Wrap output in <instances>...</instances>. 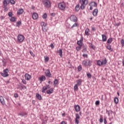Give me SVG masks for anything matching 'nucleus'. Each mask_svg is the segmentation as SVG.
Returning a JSON list of instances; mask_svg holds the SVG:
<instances>
[{"label": "nucleus", "mask_w": 124, "mask_h": 124, "mask_svg": "<svg viewBox=\"0 0 124 124\" xmlns=\"http://www.w3.org/2000/svg\"><path fill=\"white\" fill-rule=\"evenodd\" d=\"M81 48H83V49L82 51L83 52H86L87 51V46L83 45V46H81Z\"/></svg>", "instance_id": "25"}, {"label": "nucleus", "mask_w": 124, "mask_h": 124, "mask_svg": "<svg viewBox=\"0 0 124 124\" xmlns=\"http://www.w3.org/2000/svg\"><path fill=\"white\" fill-rule=\"evenodd\" d=\"M39 80L41 82H43V81L46 80V77H45V76H42V77L40 78Z\"/></svg>", "instance_id": "22"}, {"label": "nucleus", "mask_w": 124, "mask_h": 124, "mask_svg": "<svg viewBox=\"0 0 124 124\" xmlns=\"http://www.w3.org/2000/svg\"><path fill=\"white\" fill-rule=\"evenodd\" d=\"M99 122L100 123H103V119L102 118V117H100L99 119Z\"/></svg>", "instance_id": "54"}, {"label": "nucleus", "mask_w": 124, "mask_h": 124, "mask_svg": "<svg viewBox=\"0 0 124 124\" xmlns=\"http://www.w3.org/2000/svg\"><path fill=\"white\" fill-rule=\"evenodd\" d=\"M100 104V102L99 101H96L95 103V105L97 106V105H99V104Z\"/></svg>", "instance_id": "50"}, {"label": "nucleus", "mask_w": 124, "mask_h": 124, "mask_svg": "<svg viewBox=\"0 0 124 124\" xmlns=\"http://www.w3.org/2000/svg\"><path fill=\"white\" fill-rule=\"evenodd\" d=\"M41 27H44V26H47V24H46V23H45L44 22H42V23H41Z\"/></svg>", "instance_id": "48"}, {"label": "nucleus", "mask_w": 124, "mask_h": 124, "mask_svg": "<svg viewBox=\"0 0 124 124\" xmlns=\"http://www.w3.org/2000/svg\"><path fill=\"white\" fill-rule=\"evenodd\" d=\"M30 54L31 55V56L32 57H35V55H34V53H33V52L32 51H31V50L30 51Z\"/></svg>", "instance_id": "47"}, {"label": "nucleus", "mask_w": 124, "mask_h": 124, "mask_svg": "<svg viewBox=\"0 0 124 124\" xmlns=\"http://www.w3.org/2000/svg\"><path fill=\"white\" fill-rule=\"evenodd\" d=\"M46 88V90H47V89H50V88H51V86L49 85H46V86H45Z\"/></svg>", "instance_id": "55"}, {"label": "nucleus", "mask_w": 124, "mask_h": 124, "mask_svg": "<svg viewBox=\"0 0 124 124\" xmlns=\"http://www.w3.org/2000/svg\"><path fill=\"white\" fill-rule=\"evenodd\" d=\"M57 53L59 54V55L61 57V58L62 57V49H60L58 51H57Z\"/></svg>", "instance_id": "23"}, {"label": "nucleus", "mask_w": 124, "mask_h": 124, "mask_svg": "<svg viewBox=\"0 0 124 124\" xmlns=\"http://www.w3.org/2000/svg\"><path fill=\"white\" fill-rule=\"evenodd\" d=\"M43 19H46L47 18V14H44L42 16Z\"/></svg>", "instance_id": "39"}, {"label": "nucleus", "mask_w": 124, "mask_h": 124, "mask_svg": "<svg viewBox=\"0 0 124 124\" xmlns=\"http://www.w3.org/2000/svg\"><path fill=\"white\" fill-rule=\"evenodd\" d=\"M8 69L6 68V69L3 71V73H0V75L3 77H7L8 76V72H9Z\"/></svg>", "instance_id": "5"}, {"label": "nucleus", "mask_w": 124, "mask_h": 124, "mask_svg": "<svg viewBox=\"0 0 124 124\" xmlns=\"http://www.w3.org/2000/svg\"><path fill=\"white\" fill-rule=\"evenodd\" d=\"M78 71H81V70H82V66L79 65L78 67Z\"/></svg>", "instance_id": "49"}, {"label": "nucleus", "mask_w": 124, "mask_h": 124, "mask_svg": "<svg viewBox=\"0 0 124 124\" xmlns=\"http://www.w3.org/2000/svg\"><path fill=\"white\" fill-rule=\"evenodd\" d=\"M81 48H82V46H77L76 50H77V51H80V50H81Z\"/></svg>", "instance_id": "43"}, {"label": "nucleus", "mask_w": 124, "mask_h": 124, "mask_svg": "<svg viewBox=\"0 0 124 124\" xmlns=\"http://www.w3.org/2000/svg\"><path fill=\"white\" fill-rule=\"evenodd\" d=\"M75 27H78V24L75 23L73 24V26L71 27V29H73L74 28H75Z\"/></svg>", "instance_id": "37"}, {"label": "nucleus", "mask_w": 124, "mask_h": 124, "mask_svg": "<svg viewBox=\"0 0 124 124\" xmlns=\"http://www.w3.org/2000/svg\"><path fill=\"white\" fill-rule=\"evenodd\" d=\"M10 2V0H4L3 2V5L4 6V7H6V6H7L8 4H9Z\"/></svg>", "instance_id": "10"}, {"label": "nucleus", "mask_w": 124, "mask_h": 124, "mask_svg": "<svg viewBox=\"0 0 124 124\" xmlns=\"http://www.w3.org/2000/svg\"><path fill=\"white\" fill-rule=\"evenodd\" d=\"M89 29L87 28L85 31V33L86 35H89L90 34L89 33Z\"/></svg>", "instance_id": "35"}, {"label": "nucleus", "mask_w": 124, "mask_h": 124, "mask_svg": "<svg viewBox=\"0 0 124 124\" xmlns=\"http://www.w3.org/2000/svg\"><path fill=\"white\" fill-rule=\"evenodd\" d=\"M82 56H83L84 58H88V54H83L82 55Z\"/></svg>", "instance_id": "57"}, {"label": "nucleus", "mask_w": 124, "mask_h": 124, "mask_svg": "<svg viewBox=\"0 0 124 124\" xmlns=\"http://www.w3.org/2000/svg\"><path fill=\"white\" fill-rule=\"evenodd\" d=\"M79 2L81 4L80 8L83 10L85 9V7L88 3H89V1L88 0H79Z\"/></svg>", "instance_id": "1"}, {"label": "nucleus", "mask_w": 124, "mask_h": 124, "mask_svg": "<svg viewBox=\"0 0 124 124\" xmlns=\"http://www.w3.org/2000/svg\"><path fill=\"white\" fill-rule=\"evenodd\" d=\"M76 11H79L80 10V7H79V5H77L75 7Z\"/></svg>", "instance_id": "36"}, {"label": "nucleus", "mask_w": 124, "mask_h": 124, "mask_svg": "<svg viewBox=\"0 0 124 124\" xmlns=\"http://www.w3.org/2000/svg\"><path fill=\"white\" fill-rule=\"evenodd\" d=\"M101 62H102V65H105V64L107 63V60L106 59V58L102 59L101 60Z\"/></svg>", "instance_id": "19"}, {"label": "nucleus", "mask_w": 124, "mask_h": 124, "mask_svg": "<svg viewBox=\"0 0 124 124\" xmlns=\"http://www.w3.org/2000/svg\"><path fill=\"white\" fill-rule=\"evenodd\" d=\"M46 25H45L44 26L42 27V30L43 31H47V30L46 29Z\"/></svg>", "instance_id": "42"}, {"label": "nucleus", "mask_w": 124, "mask_h": 124, "mask_svg": "<svg viewBox=\"0 0 124 124\" xmlns=\"http://www.w3.org/2000/svg\"><path fill=\"white\" fill-rule=\"evenodd\" d=\"M43 3L45 7H46V8L51 7V3L49 0H43Z\"/></svg>", "instance_id": "4"}, {"label": "nucleus", "mask_w": 124, "mask_h": 124, "mask_svg": "<svg viewBox=\"0 0 124 124\" xmlns=\"http://www.w3.org/2000/svg\"><path fill=\"white\" fill-rule=\"evenodd\" d=\"M76 124H79V120L77 119H75Z\"/></svg>", "instance_id": "56"}, {"label": "nucleus", "mask_w": 124, "mask_h": 124, "mask_svg": "<svg viewBox=\"0 0 124 124\" xmlns=\"http://www.w3.org/2000/svg\"><path fill=\"white\" fill-rule=\"evenodd\" d=\"M121 43L122 44V47H124V39H122L121 40Z\"/></svg>", "instance_id": "41"}, {"label": "nucleus", "mask_w": 124, "mask_h": 124, "mask_svg": "<svg viewBox=\"0 0 124 124\" xmlns=\"http://www.w3.org/2000/svg\"><path fill=\"white\" fill-rule=\"evenodd\" d=\"M25 40V37L23 35L19 34L17 36V41L18 42H23Z\"/></svg>", "instance_id": "6"}, {"label": "nucleus", "mask_w": 124, "mask_h": 124, "mask_svg": "<svg viewBox=\"0 0 124 124\" xmlns=\"http://www.w3.org/2000/svg\"><path fill=\"white\" fill-rule=\"evenodd\" d=\"M45 75L46 76V77H48V78H51L52 77V74H51V72H50L49 69L46 70Z\"/></svg>", "instance_id": "8"}, {"label": "nucleus", "mask_w": 124, "mask_h": 124, "mask_svg": "<svg viewBox=\"0 0 124 124\" xmlns=\"http://www.w3.org/2000/svg\"><path fill=\"white\" fill-rule=\"evenodd\" d=\"M25 78L26 80L29 81V80H31V76L29 74H25Z\"/></svg>", "instance_id": "12"}, {"label": "nucleus", "mask_w": 124, "mask_h": 124, "mask_svg": "<svg viewBox=\"0 0 124 124\" xmlns=\"http://www.w3.org/2000/svg\"><path fill=\"white\" fill-rule=\"evenodd\" d=\"M10 21H11V22H15L16 21V18H15V17L14 16H11Z\"/></svg>", "instance_id": "30"}, {"label": "nucleus", "mask_w": 124, "mask_h": 124, "mask_svg": "<svg viewBox=\"0 0 124 124\" xmlns=\"http://www.w3.org/2000/svg\"><path fill=\"white\" fill-rule=\"evenodd\" d=\"M47 88H46L45 86H44L42 89V93H45V91H46Z\"/></svg>", "instance_id": "33"}, {"label": "nucleus", "mask_w": 124, "mask_h": 124, "mask_svg": "<svg viewBox=\"0 0 124 124\" xmlns=\"http://www.w3.org/2000/svg\"><path fill=\"white\" fill-rule=\"evenodd\" d=\"M91 48L92 49H93V50H94L95 49V46H94V45H93L92 46H91Z\"/></svg>", "instance_id": "62"}, {"label": "nucleus", "mask_w": 124, "mask_h": 124, "mask_svg": "<svg viewBox=\"0 0 124 124\" xmlns=\"http://www.w3.org/2000/svg\"><path fill=\"white\" fill-rule=\"evenodd\" d=\"M92 31H95V28L93 27H92Z\"/></svg>", "instance_id": "59"}, {"label": "nucleus", "mask_w": 124, "mask_h": 124, "mask_svg": "<svg viewBox=\"0 0 124 124\" xmlns=\"http://www.w3.org/2000/svg\"><path fill=\"white\" fill-rule=\"evenodd\" d=\"M74 91H77L78 90V85L77 84H76L74 87Z\"/></svg>", "instance_id": "40"}, {"label": "nucleus", "mask_w": 124, "mask_h": 124, "mask_svg": "<svg viewBox=\"0 0 124 124\" xmlns=\"http://www.w3.org/2000/svg\"><path fill=\"white\" fill-rule=\"evenodd\" d=\"M53 83L55 85H58L59 84V80L57 79H55Z\"/></svg>", "instance_id": "34"}, {"label": "nucleus", "mask_w": 124, "mask_h": 124, "mask_svg": "<svg viewBox=\"0 0 124 124\" xmlns=\"http://www.w3.org/2000/svg\"><path fill=\"white\" fill-rule=\"evenodd\" d=\"M54 93V90L52 88L50 89L46 92L47 94H51V93Z\"/></svg>", "instance_id": "17"}, {"label": "nucleus", "mask_w": 124, "mask_h": 124, "mask_svg": "<svg viewBox=\"0 0 124 124\" xmlns=\"http://www.w3.org/2000/svg\"><path fill=\"white\" fill-rule=\"evenodd\" d=\"M36 97L39 100H41L42 99V96H41V95H40L38 93H36Z\"/></svg>", "instance_id": "18"}, {"label": "nucleus", "mask_w": 124, "mask_h": 124, "mask_svg": "<svg viewBox=\"0 0 124 124\" xmlns=\"http://www.w3.org/2000/svg\"><path fill=\"white\" fill-rule=\"evenodd\" d=\"M112 41H113V38H109L108 39V40L107 41V43L108 44H110V43H112Z\"/></svg>", "instance_id": "29"}, {"label": "nucleus", "mask_w": 124, "mask_h": 124, "mask_svg": "<svg viewBox=\"0 0 124 124\" xmlns=\"http://www.w3.org/2000/svg\"><path fill=\"white\" fill-rule=\"evenodd\" d=\"M22 82L24 84V85H27V81H26V80L22 79Z\"/></svg>", "instance_id": "51"}, {"label": "nucleus", "mask_w": 124, "mask_h": 124, "mask_svg": "<svg viewBox=\"0 0 124 124\" xmlns=\"http://www.w3.org/2000/svg\"><path fill=\"white\" fill-rule=\"evenodd\" d=\"M50 47H51V49H54V45L53 44H51Z\"/></svg>", "instance_id": "61"}, {"label": "nucleus", "mask_w": 124, "mask_h": 124, "mask_svg": "<svg viewBox=\"0 0 124 124\" xmlns=\"http://www.w3.org/2000/svg\"><path fill=\"white\" fill-rule=\"evenodd\" d=\"M0 102H1L2 105H5V101H4V98H3V97L2 96L0 97Z\"/></svg>", "instance_id": "16"}, {"label": "nucleus", "mask_w": 124, "mask_h": 124, "mask_svg": "<svg viewBox=\"0 0 124 124\" xmlns=\"http://www.w3.org/2000/svg\"><path fill=\"white\" fill-rule=\"evenodd\" d=\"M114 101L115 103H116V104H118L119 103V99L118 98V97L114 98Z\"/></svg>", "instance_id": "31"}, {"label": "nucleus", "mask_w": 124, "mask_h": 124, "mask_svg": "<svg viewBox=\"0 0 124 124\" xmlns=\"http://www.w3.org/2000/svg\"><path fill=\"white\" fill-rule=\"evenodd\" d=\"M106 47L108 50H109V51H111V52H113V49L112 48V46L110 44H107L106 46Z\"/></svg>", "instance_id": "13"}, {"label": "nucleus", "mask_w": 124, "mask_h": 124, "mask_svg": "<svg viewBox=\"0 0 124 124\" xmlns=\"http://www.w3.org/2000/svg\"><path fill=\"white\" fill-rule=\"evenodd\" d=\"M58 6L60 10H62V11H64V10H65V3L64 2L59 3Z\"/></svg>", "instance_id": "3"}, {"label": "nucleus", "mask_w": 124, "mask_h": 124, "mask_svg": "<svg viewBox=\"0 0 124 124\" xmlns=\"http://www.w3.org/2000/svg\"><path fill=\"white\" fill-rule=\"evenodd\" d=\"M14 96H15V97H16V98H17V97H18V94L17 93H15L14 94Z\"/></svg>", "instance_id": "63"}, {"label": "nucleus", "mask_w": 124, "mask_h": 124, "mask_svg": "<svg viewBox=\"0 0 124 124\" xmlns=\"http://www.w3.org/2000/svg\"><path fill=\"white\" fill-rule=\"evenodd\" d=\"M77 119H80V116H79V114H76V118Z\"/></svg>", "instance_id": "58"}, {"label": "nucleus", "mask_w": 124, "mask_h": 124, "mask_svg": "<svg viewBox=\"0 0 124 124\" xmlns=\"http://www.w3.org/2000/svg\"><path fill=\"white\" fill-rule=\"evenodd\" d=\"M20 25H22V22L20 21L16 22V26L19 27Z\"/></svg>", "instance_id": "38"}, {"label": "nucleus", "mask_w": 124, "mask_h": 124, "mask_svg": "<svg viewBox=\"0 0 124 124\" xmlns=\"http://www.w3.org/2000/svg\"><path fill=\"white\" fill-rule=\"evenodd\" d=\"M104 123L105 124H107V121L106 120V118H105L104 119Z\"/></svg>", "instance_id": "60"}, {"label": "nucleus", "mask_w": 124, "mask_h": 124, "mask_svg": "<svg viewBox=\"0 0 124 124\" xmlns=\"http://www.w3.org/2000/svg\"><path fill=\"white\" fill-rule=\"evenodd\" d=\"M97 13H98V10H97V9H95L93 12V16L96 17L97 16Z\"/></svg>", "instance_id": "14"}, {"label": "nucleus", "mask_w": 124, "mask_h": 124, "mask_svg": "<svg viewBox=\"0 0 124 124\" xmlns=\"http://www.w3.org/2000/svg\"><path fill=\"white\" fill-rule=\"evenodd\" d=\"M91 3H93V5L94 6V7H97V3H96V2H91Z\"/></svg>", "instance_id": "44"}, {"label": "nucleus", "mask_w": 124, "mask_h": 124, "mask_svg": "<svg viewBox=\"0 0 124 124\" xmlns=\"http://www.w3.org/2000/svg\"><path fill=\"white\" fill-rule=\"evenodd\" d=\"M106 113L108 114V116H110V114L112 115L113 114V111L106 109Z\"/></svg>", "instance_id": "26"}, {"label": "nucleus", "mask_w": 124, "mask_h": 124, "mask_svg": "<svg viewBox=\"0 0 124 124\" xmlns=\"http://www.w3.org/2000/svg\"><path fill=\"white\" fill-rule=\"evenodd\" d=\"M32 17L33 20H37V19H38V14L36 13H33Z\"/></svg>", "instance_id": "11"}, {"label": "nucleus", "mask_w": 124, "mask_h": 124, "mask_svg": "<svg viewBox=\"0 0 124 124\" xmlns=\"http://www.w3.org/2000/svg\"><path fill=\"white\" fill-rule=\"evenodd\" d=\"M61 124H67L66 123V122H65L64 121H62L61 122Z\"/></svg>", "instance_id": "64"}, {"label": "nucleus", "mask_w": 124, "mask_h": 124, "mask_svg": "<svg viewBox=\"0 0 124 124\" xmlns=\"http://www.w3.org/2000/svg\"><path fill=\"white\" fill-rule=\"evenodd\" d=\"M82 84V80L81 79H78L77 80V85L78 86H81Z\"/></svg>", "instance_id": "24"}, {"label": "nucleus", "mask_w": 124, "mask_h": 124, "mask_svg": "<svg viewBox=\"0 0 124 124\" xmlns=\"http://www.w3.org/2000/svg\"><path fill=\"white\" fill-rule=\"evenodd\" d=\"M102 41L104 42L107 40V37L105 34H102Z\"/></svg>", "instance_id": "20"}, {"label": "nucleus", "mask_w": 124, "mask_h": 124, "mask_svg": "<svg viewBox=\"0 0 124 124\" xmlns=\"http://www.w3.org/2000/svg\"><path fill=\"white\" fill-rule=\"evenodd\" d=\"M9 17H12V16H13V13H12V12H10L8 13V14Z\"/></svg>", "instance_id": "45"}, {"label": "nucleus", "mask_w": 124, "mask_h": 124, "mask_svg": "<svg viewBox=\"0 0 124 124\" xmlns=\"http://www.w3.org/2000/svg\"><path fill=\"white\" fill-rule=\"evenodd\" d=\"M74 108H75L76 112H79L80 111V106L78 105H75L74 106Z\"/></svg>", "instance_id": "15"}, {"label": "nucleus", "mask_w": 124, "mask_h": 124, "mask_svg": "<svg viewBox=\"0 0 124 124\" xmlns=\"http://www.w3.org/2000/svg\"><path fill=\"white\" fill-rule=\"evenodd\" d=\"M70 20L72 21V22H74V23H76V22H77V17H76V16L75 15H72L70 17Z\"/></svg>", "instance_id": "7"}, {"label": "nucleus", "mask_w": 124, "mask_h": 124, "mask_svg": "<svg viewBox=\"0 0 124 124\" xmlns=\"http://www.w3.org/2000/svg\"><path fill=\"white\" fill-rule=\"evenodd\" d=\"M45 62H49V57L47 56H44Z\"/></svg>", "instance_id": "32"}, {"label": "nucleus", "mask_w": 124, "mask_h": 124, "mask_svg": "<svg viewBox=\"0 0 124 124\" xmlns=\"http://www.w3.org/2000/svg\"><path fill=\"white\" fill-rule=\"evenodd\" d=\"M18 116H21V117H25L27 116V113L26 112H21L18 114Z\"/></svg>", "instance_id": "27"}, {"label": "nucleus", "mask_w": 124, "mask_h": 124, "mask_svg": "<svg viewBox=\"0 0 124 124\" xmlns=\"http://www.w3.org/2000/svg\"><path fill=\"white\" fill-rule=\"evenodd\" d=\"M83 37H81L79 41H77V44L79 46H83L84 45V44L83 43Z\"/></svg>", "instance_id": "9"}, {"label": "nucleus", "mask_w": 124, "mask_h": 124, "mask_svg": "<svg viewBox=\"0 0 124 124\" xmlns=\"http://www.w3.org/2000/svg\"><path fill=\"white\" fill-rule=\"evenodd\" d=\"M23 12H24V9L21 8L17 11V14L18 15H21V14H23Z\"/></svg>", "instance_id": "21"}, {"label": "nucleus", "mask_w": 124, "mask_h": 124, "mask_svg": "<svg viewBox=\"0 0 124 124\" xmlns=\"http://www.w3.org/2000/svg\"><path fill=\"white\" fill-rule=\"evenodd\" d=\"M87 76L88 78H91L92 77V75H91V73H88L87 74Z\"/></svg>", "instance_id": "52"}, {"label": "nucleus", "mask_w": 124, "mask_h": 124, "mask_svg": "<svg viewBox=\"0 0 124 124\" xmlns=\"http://www.w3.org/2000/svg\"><path fill=\"white\" fill-rule=\"evenodd\" d=\"M21 88L22 90H26L27 89V87H26L25 85L21 86Z\"/></svg>", "instance_id": "53"}, {"label": "nucleus", "mask_w": 124, "mask_h": 124, "mask_svg": "<svg viewBox=\"0 0 124 124\" xmlns=\"http://www.w3.org/2000/svg\"><path fill=\"white\" fill-rule=\"evenodd\" d=\"M10 3H11V4H15V0H10Z\"/></svg>", "instance_id": "46"}, {"label": "nucleus", "mask_w": 124, "mask_h": 124, "mask_svg": "<svg viewBox=\"0 0 124 124\" xmlns=\"http://www.w3.org/2000/svg\"><path fill=\"white\" fill-rule=\"evenodd\" d=\"M96 63L97 65H99V66H101V65H102V63L100 60L97 61Z\"/></svg>", "instance_id": "28"}, {"label": "nucleus", "mask_w": 124, "mask_h": 124, "mask_svg": "<svg viewBox=\"0 0 124 124\" xmlns=\"http://www.w3.org/2000/svg\"><path fill=\"white\" fill-rule=\"evenodd\" d=\"M92 61L90 60H84L82 62V64L83 66H91L92 65Z\"/></svg>", "instance_id": "2"}]
</instances>
